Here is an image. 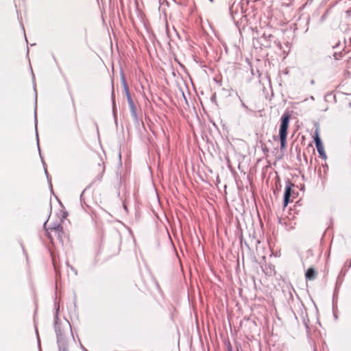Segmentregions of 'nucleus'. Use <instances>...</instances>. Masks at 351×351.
Segmentation results:
<instances>
[{"mask_svg": "<svg viewBox=\"0 0 351 351\" xmlns=\"http://www.w3.org/2000/svg\"><path fill=\"white\" fill-rule=\"evenodd\" d=\"M53 265H54V268H55V269L56 270V265H55V263H54V262H53Z\"/></svg>", "mask_w": 351, "mask_h": 351, "instance_id": "nucleus-10", "label": "nucleus"}, {"mask_svg": "<svg viewBox=\"0 0 351 351\" xmlns=\"http://www.w3.org/2000/svg\"><path fill=\"white\" fill-rule=\"evenodd\" d=\"M98 171H99V175L97 176H98L99 179H100L102 176L103 172L104 171V165H102L100 163L98 164Z\"/></svg>", "mask_w": 351, "mask_h": 351, "instance_id": "nucleus-8", "label": "nucleus"}, {"mask_svg": "<svg viewBox=\"0 0 351 351\" xmlns=\"http://www.w3.org/2000/svg\"><path fill=\"white\" fill-rule=\"evenodd\" d=\"M314 141L315 143L316 148L317 149V152L321 157L325 158L326 157L324 145L321 141V139L319 138V129L316 128L315 132H314Z\"/></svg>", "mask_w": 351, "mask_h": 351, "instance_id": "nucleus-4", "label": "nucleus"}, {"mask_svg": "<svg viewBox=\"0 0 351 351\" xmlns=\"http://www.w3.org/2000/svg\"><path fill=\"white\" fill-rule=\"evenodd\" d=\"M291 119V114L289 112H285L282 114L280 119V125L279 129V136H287L289 124Z\"/></svg>", "mask_w": 351, "mask_h": 351, "instance_id": "nucleus-2", "label": "nucleus"}, {"mask_svg": "<svg viewBox=\"0 0 351 351\" xmlns=\"http://www.w3.org/2000/svg\"><path fill=\"white\" fill-rule=\"evenodd\" d=\"M294 186V184L288 182L285 186V194H284V202H283V208H286L289 203L293 201L291 199L292 195L294 193L293 190V187Z\"/></svg>", "mask_w": 351, "mask_h": 351, "instance_id": "nucleus-3", "label": "nucleus"}, {"mask_svg": "<svg viewBox=\"0 0 351 351\" xmlns=\"http://www.w3.org/2000/svg\"><path fill=\"white\" fill-rule=\"evenodd\" d=\"M280 140V148L282 149L286 148L287 136H279Z\"/></svg>", "mask_w": 351, "mask_h": 351, "instance_id": "nucleus-7", "label": "nucleus"}, {"mask_svg": "<svg viewBox=\"0 0 351 351\" xmlns=\"http://www.w3.org/2000/svg\"><path fill=\"white\" fill-rule=\"evenodd\" d=\"M125 91L132 114L136 117V106L130 93L129 88L126 85L125 86Z\"/></svg>", "mask_w": 351, "mask_h": 351, "instance_id": "nucleus-5", "label": "nucleus"}, {"mask_svg": "<svg viewBox=\"0 0 351 351\" xmlns=\"http://www.w3.org/2000/svg\"><path fill=\"white\" fill-rule=\"evenodd\" d=\"M60 351H68V349L65 347H63L62 348L60 349Z\"/></svg>", "mask_w": 351, "mask_h": 351, "instance_id": "nucleus-9", "label": "nucleus"}, {"mask_svg": "<svg viewBox=\"0 0 351 351\" xmlns=\"http://www.w3.org/2000/svg\"><path fill=\"white\" fill-rule=\"evenodd\" d=\"M317 276V272L313 267L308 268L305 273V278L308 280H314Z\"/></svg>", "mask_w": 351, "mask_h": 351, "instance_id": "nucleus-6", "label": "nucleus"}, {"mask_svg": "<svg viewBox=\"0 0 351 351\" xmlns=\"http://www.w3.org/2000/svg\"><path fill=\"white\" fill-rule=\"evenodd\" d=\"M45 229L47 237L50 239L51 243L54 245L56 242L63 245V239L66 237V234L63 230L61 224L51 226L49 220L45 223Z\"/></svg>", "mask_w": 351, "mask_h": 351, "instance_id": "nucleus-1", "label": "nucleus"}]
</instances>
